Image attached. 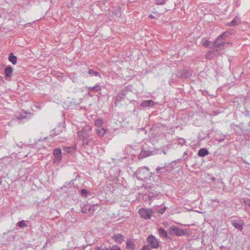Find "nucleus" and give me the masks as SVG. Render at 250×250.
<instances>
[{
  "instance_id": "a211bd4d",
  "label": "nucleus",
  "mask_w": 250,
  "mask_h": 250,
  "mask_svg": "<svg viewBox=\"0 0 250 250\" xmlns=\"http://www.w3.org/2000/svg\"><path fill=\"white\" fill-rule=\"evenodd\" d=\"M53 154L54 156H62V150L60 148H56L54 150Z\"/></svg>"
},
{
  "instance_id": "bb28decb",
  "label": "nucleus",
  "mask_w": 250,
  "mask_h": 250,
  "mask_svg": "<svg viewBox=\"0 0 250 250\" xmlns=\"http://www.w3.org/2000/svg\"><path fill=\"white\" fill-rule=\"evenodd\" d=\"M156 2L157 4H164L165 3V0H156Z\"/></svg>"
},
{
  "instance_id": "2eb2a0df",
  "label": "nucleus",
  "mask_w": 250,
  "mask_h": 250,
  "mask_svg": "<svg viewBox=\"0 0 250 250\" xmlns=\"http://www.w3.org/2000/svg\"><path fill=\"white\" fill-rule=\"evenodd\" d=\"M209 154L208 150L206 148L200 149L198 153V154L200 157H204Z\"/></svg>"
},
{
  "instance_id": "5701e85b",
  "label": "nucleus",
  "mask_w": 250,
  "mask_h": 250,
  "mask_svg": "<svg viewBox=\"0 0 250 250\" xmlns=\"http://www.w3.org/2000/svg\"><path fill=\"white\" fill-rule=\"evenodd\" d=\"M88 73L91 75H95V76H99L100 77V75L98 72L94 71L92 69H89L88 71Z\"/></svg>"
},
{
  "instance_id": "4be33fe9",
  "label": "nucleus",
  "mask_w": 250,
  "mask_h": 250,
  "mask_svg": "<svg viewBox=\"0 0 250 250\" xmlns=\"http://www.w3.org/2000/svg\"><path fill=\"white\" fill-rule=\"evenodd\" d=\"M88 89L90 91H98L101 90V88L98 85H96V86H92V87L90 86V87H88Z\"/></svg>"
},
{
  "instance_id": "a878e982",
  "label": "nucleus",
  "mask_w": 250,
  "mask_h": 250,
  "mask_svg": "<svg viewBox=\"0 0 250 250\" xmlns=\"http://www.w3.org/2000/svg\"><path fill=\"white\" fill-rule=\"evenodd\" d=\"M149 156V154L146 151H142L140 154V156L141 158H145Z\"/></svg>"
},
{
  "instance_id": "423d86ee",
  "label": "nucleus",
  "mask_w": 250,
  "mask_h": 250,
  "mask_svg": "<svg viewBox=\"0 0 250 250\" xmlns=\"http://www.w3.org/2000/svg\"><path fill=\"white\" fill-rule=\"evenodd\" d=\"M240 23V17L238 16H236L231 22L227 23L226 24V25L229 26H233L238 25Z\"/></svg>"
},
{
  "instance_id": "f03ea898",
  "label": "nucleus",
  "mask_w": 250,
  "mask_h": 250,
  "mask_svg": "<svg viewBox=\"0 0 250 250\" xmlns=\"http://www.w3.org/2000/svg\"><path fill=\"white\" fill-rule=\"evenodd\" d=\"M99 206L98 204H85L81 208V211L83 213H89L93 214L96 211L99 209Z\"/></svg>"
},
{
  "instance_id": "ea45409f",
  "label": "nucleus",
  "mask_w": 250,
  "mask_h": 250,
  "mask_svg": "<svg viewBox=\"0 0 250 250\" xmlns=\"http://www.w3.org/2000/svg\"><path fill=\"white\" fill-rule=\"evenodd\" d=\"M117 101H118V99H117V100L115 101V104H116V102H117Z\"/></svg>"
},
{
  "instance_id": "aec40b11",
  "label": "nucleus",
  "mask_w": 250,
  "mask_h": 250,
  "mask_svg": "<svg viewBox=\"0 0 250 250\" xmlns=\"http://www.w3.org/2000/svg\"><path fill=\"white\" fill-rule=\"evenodd\" d=\"M70 78L73 82H76L78 80V76L75 73H71L69 75Z\"/></svg>"
},
{
  "instance_id": "f257e3e1",
  "label": "nucleus",
  "mask_w": 250,
  "mask_h": 250,
  "mask_svg": "<svg viewBox=\"0 0 250 250\" xmlns=\"http://www.w3.org/2000/svg\"><path fill=\"white\" fill-rule=\"evenodd\" d=\"M92 130L90 126L85 125L81 130L78 131L77 136L83 146H89L94 142L91 133Z\"/></svg>"
},
{
  "instance_id": "412c9836",
  "label": "nucleus",
  "mask_w": 250,
  "mask_h": 250,
  "mask_svg": "<svg viewBox=\"0 0 250 250\" xmlns=\"http://www.w3.org/2000/svg\"><path fill=\"white\" fill-rule=\"evenodd\" d=\"M210 42L209 41H208L205 39H203L202 40V44L205 47H209V45H210Z\"/></svg>"
},
{
  "instance_id": "4468645a",
  "label": "nucleus",
  "mask_w": 250,
  "mask_h": 250,
  "mask_svg": "<svg viewBox=\"0 0 250 250\" xmlns=\"http://www.w3.org/2000/svg\"><path fill=\"white\" fill-rule=\"evenodd\" d=\"M96 131L98 136L99 137L104 136V135L105 134V133L106 132L105 129L103 127H100V128H97L96 129Z\"/></svg>"
},
{
  "instance_id": "0eeeda50",
  "label": "nucleus",
  "mask_w": 250,
  "mask_h": 250,
  "mask_svg": "<svg viewBox=\"0 0 250 250\" xmlns=\"http://www.w3.org/2000/svg\"><path fill=\"white\" fill-rule=\"evenodd\" d=\"M232 226L236 229L242 230L244 225L242 221H237L236 220H232L231 222Z\"/></svg>"
},
{
  "instance_id": "f704fd0d",
  "label": "nucleus",
  "mask_w": 250,
  "mask_h": 250,
  "mask_svg": "<svg viewBox=\"0 0 250 250\" xmlns=\"http://www.w3.org/2000/svg\"><path fill=\"white\" fill-rule=\"evenodd\" d=\"M24 117H25V116H24L23 115H22L21 116H17V118L18 120H20V119L24 118Z\"/></svg>"
},
{
  "instance_id": "393cba45",
  "label": "nucleus",
  "mask_w": 250,
  "mask_h": 250,
  "mask_svg": "<svg viewBox=\"0 0 250 250\" xmlns=\"http://www.w3.org/2000/svg\"><path fill=\"white\" fill-rule=\"evenodd\" d=\"M18 225L20 228H22L27 227V224L24 222V221L22 220L18 223Z\"/></svg>"
},
{
  "instance_id": "f3484780",
  "label": "nucleus",
  "mask_w": 250,
  "mask_h": 250,
  "mask_svg": "<svg viewBox=\"0 0 250 250\" xmlns=\"http://www.w3.org/2000/svg\"><path fill=\"white\" fill-rule=\"evenodd\" d=\"M9 61L12 63L13 64H15L17 63V57L13 55V53H11L9 56Z\"/></svg>"
},
{
  "instance_id": "7ed1b4c3",
  "label": "nucleus",
  "mask_w": 250,
  "mask_h": 250,
  "mask_svg": "<svg viewBox=\"0 0 250 250\" xmlns=\"http://www.w3.org/2000/svg\"><path fill=\"white\" fill-rule=\"evenodd\" d=\"M138 213L141 218L148 220L151 218L154 212L151 208H142L139 210Z\"/></svg>"
},
{
  "instance_id": "6ab92c4d",
  "label": "nucleus",
  "mask_w": 250,
  "mask_h": 250,
  "mask_svg": "<svg viewBox=\"0 0 250 250\" xmlns=\"http://www.w3.org/2000/svg\"><path fill=\"white\" fill-rule=\"evenodd\" d=\"M103 124V122L101 119H97L95 121V125L97 128L102 127Z\"/></svg>"
},
{
  "instance_id": "4c0bfd02",
  "label": "nucleus",
  "mask_w": 250,
  "mask_h": 250,
  "mask_svg": "<svg viewBox=\"0 0 250 250\" xmlns=\"http://www.w3.org/2000/svg\"><path fill=\"white\" fill-rule=\"evenodd\" d=\"M102 250H111L108 248H105V249H103Z\"/></svg>"
},
{
  "instance_id": "f8f14e48",
  "label": "nucleus",
  "mask_w": 250,
  "mask_h": 250,
  "mask_svg": "<svg viewBox=\"0 0 250 250\" xmlns=\"http://www.w3.org/2000/svg\"><path fill=\"white\" fill-rule=\"evenodd\" d=\"M126 248L127 250H133L134 249V244L131 240H127Z\"/></svg>"
},
{
  "instance_id": "9d476101",
  "label": "nucleus",
  "mask_w": 250,
  "mask_h": 250,
  "mask_svg": "<svg viewBox=\"0 0 250 250\" xmlns=\"http://www.w3.org/2000/svg\"><path fill=\"white\" fill-rule=\"evenodd\" d=\"M62 128L61 126H58L51 131L50 136L54 137L58 135L60 133L62 132Z\"/></svg>"
},
{
  "instance_id": "e433bc0d",
  "label": "nucleus",
  "mask_w": 250,
  "mask_h": 250,
  "mask_svg": "<svg viewBox=\"0 0 250 250\" xmlns=\"http://www.w3.org/2000/svg\"><path fill=\"white\" fill-rule=\"evenodd\" d=\"M149 17L151 18V19H153L154 18V17L153 16H152V15H149Z\"/></svg>"
},
{
  "instance_id": "c9c22d12",
  "label": "nucleus",
  "mask_w": 250,
  "mask_h": 250,
  "mask_svg": "<svg viewBox=\"0 0 250 250\" xmlns=\"http://www.w3.org/2000/svg\"><path fill=\"white\" fill-rule=\"evenodd\" d=\"M165 210H166V208H164L161 209V211L160 212L163 213H164L165 211Z\"/></svg>"
},
{
  "instance_id": "1a4fd4ad",
  "label": "nucleus",
  "mask_w": 250,
  "mask_h": 250,
  "mask_svg": "<svg viewBox=\"0 0 250 250\" xmlns=\"http://www.w3.org/2000/svg\"><path fill=\"white\" fill-rule=\"evenodd\" d=\"M171 231L173 234L177 236H182L184 234V231L178 228L174 227L171 228Z\"/></svg>"
},
{
  "instance_id": "c85d7f7f",
  "label": "nucleus",
  "mask_w": 250,
  "mask_h": 250,
  "mask_svg": "<svg viewBox=\"0 0 250 250\" xmlns=\"http://www.w3.org/2000/svg\"><path fill=\"white\" fill-rule=\"evenodd\" d=\"M111 250H121L117 246L113 245L112 246Z\"/></svg>"
},
{
  "instance_id": "58836bf2",
  "label": "nucleus",
  "mask_w": 250,
  "mask_h": 250,
  "mask_svg": "<svg viewBox=\"0 0 250 250\" xmlns=\"http://www.w3.org/2000/svg\"><path fill=\"white\" fill-rule=\"evenodd\" d=\"M215 178H214V177H212V178H211V180H213V181H214V180H215Z\"/></svg>"
},
{
  "instance_id": "a19ab883",
  "label": "nucleus",
  "mask_w": 250,
  "mask_h": 250,
  "mask_svg": "<svg viewBox=\"0 0 250 250\" xmlns=\"http://www.w3.org/2000/svg\"><path fill=\"white\" fill-rule=\"evenodd\" d=\"M250 209V206L249 207Z\"/></svg>"
},
{
  "instance_id": "2f4dec72",
  "label": "nucleus",
  "mask_w": 250,
  "mask_h": 250,
  "mask_svg": "<svg viewBox=\"0 0 250 250\" xmlns=\"http://www.w3.org/2000/svg\"><path fill=\"white\" fill-rule=\"evenodd\" d=\"M165 167H157V168H156V171H157V172H159L160 170L164 169Z\"/></svg>"
},
{
  "instance_id": "9b49d317",
  "label": "nucleus",
  "mask_w": 250,
  "mask_h": 250,
  "mask_svg": "<svg viewBox=\"0 0 250 250\" xmlns=\"http://www.w3.org/2000/svg\"><path fill=\"white\" fill-rule=\"evenodd\" d=\"M154 104V102L152 100H146L143 101L141 105L142 107H150L152 106Z\"/></svg>"
},
{
  "instance_id": "cd10ccee",
  "label": "nucleus",
  "mask_w": 250,
  "mask_h": 250,
  "mask_svg": "<svg viewBox=\"0 0 250 250\" xmlns=\"http://www.w3.org/2000/svg\"><path fill=\"white\" fill-rule=\"evenodd\" d=\"M227 32H225L224 33H223L219 37L220 38H221V39H222L223 40H225V38L227 37Z\"/></svg>"
},
{
  "instance_id": "473e14b6",
  "label": "nucleus",
  "mask_w": 250,
  "mask_h": 250,
  "mask_svg": "<svg viewBox=\"0 0 250 250\" xmlns=\"http://www.w3.org/2000/svg\"><path fill=\"white\" fill-rule=\"evenodd\" d=\"M86 193H87V190H86L83 189L81 190V194H82V195H83L85 194Z\"/></svg>"
},
{
  "instance_id": "b1692460",
  "label": "nucleus",
  "mask_w": 250,
  "mask_h": 250,
  "mask_svg": "<svg viewBox=\"0 0 250 250\" xmlns=\"http://www.w3.org/2000/svg\"><path fill=\"white\" fill-rule=\"evenodd\" d=\"M62 159V156H54L53 162L55 164H59Z\"/></svg>"
},
{
  "instance_id": "6e6552de",
  "label": "nucleus",
  "mask_w": 250,
  "mask_h": 250,
  "mask_svg": "<svg viewBox=\"0 0 250 250\" xmlns=\"http://www.w3.org/2000/svg\"><path fill=\"white\" fill-rule=\"evenodd\" d=\"M112 238L114 240L118 243H122L125 240V237L123 235L121 234H115L113 237Z\"/></svg>"
},
{
  "instance_id": "72a5a7b5",
  "label": "nucleus",
  "mask_w": 250,
  "mask_h": 250,
  "mask_svg": "<svg viewBox=\"0 0 250 250\" xmlns=\"http://www.w3.org/2000/svg\"><path fill=\"white\" fill-rule=\"evenodd\" d=\"M142 250H150L148 246H145L142 248Z\"/></svg>"
},
{
  "instance_id": "20e7f679",
  "label": "nucleus",
  "mask_w": 250,
  "mask_h": 250,
  "mask_svg": "<svg viewBox=\"0 0 250 250\" xmlns=\"http://www.w3.org/2000/svg\"><path fill=\"white\" fill-rule=\"evenodd\" d=\"M148 246L152 249H157L160 245L159 241L153 235H150L147 238Z\"/></svg>"
},
{
  "instance_id": "39448f33",
  "label": "nucleus",
  "mask_w": 250,
  "mask_h": 250,
  "mask_svg": "<svg viewBox=\"0 0 250 250\" xmlns=\"http://www.w3.org/2000/svg\"><path fill=\"white\" fill-rule=\"evenodd\" d=\"M225 44L226 43L224 42V40L219 37L214 42L212 46L217 50L218 48H222Z\"/></svg>"
},
{
  "instance_id": "7c9ffc66",
  "label": "nucleus",
  "mask_w": 250,
  "mask_h": 250,
  "mask_svg": "<svg viewBox=\"0 0 250 250\" xmlns=\"http://www.w3.org/2000/svg\"><path fill=\"white\" fill-rule=\"evenodd\" d=\"M186 72L187 73L185 74V77H188L189 76L191 75V73L189 72V71H188L187 70H184V72Z\"/></svg>"
},
{
  "instance_id": "dca6fc26",
  "label": "nucleus",
  "mask_w": 250,
  "mask_h": 250,
  "mask_svg": "<svg viewBox=\"0 0 250 250\" xmlns=\"http://www.w3.org/2000/svg\"><path fill=\"white\" fill-rule=\"evenodd\" d=\"M158 233L159 235L163 238H167V231L162 228L159 229Z\"/></svg>"
},
{
  "instance_id": "ddd939ff",
  "label": "nucleus",
  "mask_w": 250,
  "mask_h": 250,
  "mask_svg": "<svg viewBox=\"0 0 250 250\" xmlns=\"http://www.w3.org/2000/svg\"><path fill=\"white\" fill-rule=\"evenodd\" d=\"M4 72L5 76L7 78H11L12 77L13 69L11 67L8 66L6 67Z\"/></svg>"
},
{
  "instance_id": "c756f323",
  "label": "nucleus",
  "mask_w": 250,
  "mask_h": 250,
  "mask_svg": "<svg viewBox=\"0 0 250 250\" xmlns=\"http://www.w3.org/2000/svg\"><path fill=\"white\" fill-rule=\"evenodd\" d=\"M244 203L246 206H250V200L245 201Z\"/></svg>"
}]
</instances>
